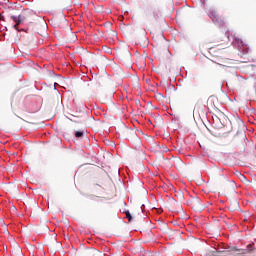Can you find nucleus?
I'll use <instances>...</instances> for the list:
<instances>
[{
    "label": "nucleus",
    "mask_w": 256,
    "mask_h": 256,
    "mask_svg": "<svg viewBox=\"0 0 256 256\" xmlns=\"http://www.w3.org/2000/svg\"><path fill=\"white\" fill-rule=\"evenodd\" d=\"M255 249L253 248V244H249L246 246V249H237L236 247H228L224 250H218L214 254V256H243L249 255V253H254Z\"/></svg>",
    "instance_id": "f257e3e1"
},
{
    "label": "nucleus",
    "mask_w": 256,
    "mask_h": 256,
    "mask_svg": "<svg viewBox=\"0 0 256 256\" xmlns=\"http://www.w3.org/2000/svg\"><path fill=\"white\" fill-rule=\"evenodd\" d=\"M209 17L215 25H218V27H225V17L220 15L217 11H210Z\"/></svg>",
    "instance_id": "f03ea898"
},
{
    "label": "nucleus",
    "mask_w": 256,
    "mask_h": 256,
    "mask_svg": "<svg viewBox=\"0 0 256 256\" xmlns=\"http://www.w3.org/2000/svg\"><path fill=\"white\" fill-rule=\"evenodd\" d=\"M232 43L236 47H244L245 46V42H243V40L237 36H234Z\"/></svg>",
    "instance_id": "7ed1b4c3"
},
{
    "label": "nucleus",
    "mask_w": 256,
    "mask_h": 256,
    "mask_svg": "<svg viewBox=\"0 0 256 256\" xmlns=\"http://www.w3.org/2000/svg\"><path fill=\"white\" fill-rule=\"evenodd\" d=\"M12 21H14V23H16L14 25V29H16V31H19V25H21V22H19V20L17 19V16H11Z\"/></svg>",
    "instance_id": "20e7f679"
},
{
    "label": "nucleus",
    "mask_w": 256,
    "mask_h": 256,
    "mask_svg": "<svg viewBox=\"0 0 256 256\" xmlns=\"http://www.w3.org/2000/svg\"><path fill=\"white\" fill-rule=\"evenodd\" d=\"M130 139H131V141H136L137 143H139V141H140L139 136H137V133H135V132L131 133Z\"/></svg>",
    "instance_id": "39448f33"
},
{
    "label": "nucleus",
    "mask_w": 256,
    "mask_h": 256,
    "mask_svg": "<svg viewBox=\"0 0 256 256\" xmlns=\"http://www.w3.org/2000/svg\"><path fill=\"white\" fill-rule=\"evenodd\" d=\"M125 215H126L128 221H130V222L133 221V216H131V212L126 211V212H125Z\"/></svg>",
    "instance_id": "423d86ee"
},
{
    "label": "nucleus",
    "mask_w": 256,
    "mask_h": 256,
    "mask_svg": "<svg viewBox=\"0 0 256 256\" xmlns=\"http://www.w3.org/2000/svg\"><path fill=\"white\" fill-rule=\"evenodd\" d=\"M17 20L19 21V23H23V21H25V16L19 15V16L17 17Z\"/></svg>",
    "instance_id": "0eeeda50"
},
{
    "label": "nucleus",
    "mask_w": 256,
    "mask_h": 256,
    "mask_svg": "<svg viewBox=\"0 0 256 256\" xmlns=\"http://www.w3.org/2000/svg\"><path fill=\"white\" fill-rule=\"evenodd\" d=\"M71 121H73V123H85V119H80V120L71 119Z\"/></svg>",
    "instance_id": "6e6552de"
},
{
    "label": "nucleus",
    "mask_w": 256,
    "mask_h": 256,
    "mask_svg": "<svg viewBox=\"0 0 256 256\" xmlns=\"http://www.w3.org/2000/svg\"><path fill=\"white\" fill-rule=\"evenodd\" d=\"M75 137H83V132L77 131V132L75 133Z\"/></svg>",
    "instance_id": "1a4fd4ad"
},
{
    "label": "nucleus",
    "mask_w": 256,
    "mask_h": 256,
    "mask_svg": "<svg viewBox=\"0 0 256 256\" xmlns=\"http://www.w3.org/2000/svg\"><path fill=\"white\" fill-rule=\"evenodd\" d=\"M241 179H247L245 175L240 174Z\"/></svg>",
    "instance_id": "9d476101"
},
{
    "label": "nucleus",
    "mask_w": 256,
    "mask_h": 256,
    "mask_svg": "<svg viewBox=\"0 0 256 256\" xmlns=\"http://www.w3.org/2000/svg\"><path fill=\"white\" fill-rule=\"evenodd\" d=\"M235 207H239V203L234 202Z\"/></svg>",
    "instance_id": "9b49d317"
}]
</instances>
